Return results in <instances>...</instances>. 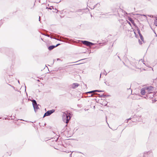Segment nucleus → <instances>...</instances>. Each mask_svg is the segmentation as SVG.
<instances>
[{"mask_svg": "<svg viewBox=\"0 0 157 157\" xmlns=\"http://www.w3.org/2000/svg\"><path fill=\"white\" fill-rule=\"evenodd\" d=\"M71 116L70 113H68L67 112L63 113L62 118L63 121L66 123H68L71 118Z\"/></svg>", "mask_w": 157, "mask_h": 157, "instance_id": "1", "label": "nucleus"}, {"mask_svg": "<svg viewBox=\"0 0 157 157\" xmlns=\"http://www.w3.org/2000/svg\"><path fill=\"white\" fill-rule=\"evenodd\" d=\"M32 101L34 111L35 112H36L37 109H39V107L38 106L39 105L37 104L36 101L34 99H33Z\"/></svg>", "mask_w": 157, "mask_h": 157, "instance_id": "2", "label": "nucleus"}, {"mask_svg": "<svg viewBox=\"0 0 157 157\" xmlns=\"http://www.w3.org/2000/svg\"><path fill=\"white\" fill-rule=\"evenodd\" d=\"M82 43L83 44L89 46H91L94 44V43L86 40H82Z\"/></svg>", "mask_w": 157, "mask_h": 157, "instance_id": "3", "label": "nucleus"}, {"mask_svg": "<svg viewBox=\"0 0 157 157\" xmlns=\"http://www.w3.org/2000/svg\"><path fill=\"white\" fill-rule=\"evenodd\" d=\"M55 111V109H52L51 110H48L46 112L43 116V117L46 116H48L50 115L52 113H53Z\"/></svg>", "mask_w": 157, "mask_h": 157, "instance_id": "4", "label": "nucleus"}, {"mask_svg": "<svg viewBox=\"0 0 157 157\" xmlns=\"http://www.w3.org/2000/svg\"><path fill=\"white\" fill-rule=\"evenodd\" d=\"M144 157H153V154L151 151H149L147 153H144Z\"/></svg>", "mask_w": 157, "mask_h": 157, "instance_id": "5", "label": "nucleus"}, {"mask_svg": "<svg viewBox=\"0 0 157 157\" xmlns=\"http://www.w3.org/2000/svg\"><path fill=\"white\" fill-rule=\"evenodd\" d=\"M145 89L146 90H147V93H149L152 92L154 88L152 86H150L148 87H145Z\"/></svg>", "mask_w": 157, "mask_h": 157, "instance_id": "6", "label": "nucleus"}, {"mask_svg": "<svg viewBox=\"0 0 157 157\" xmlns=\"http://www.w3.org/2000/svg\"><path fill=\"white\" fill-rule=\"evenodd\" d=\"M152 92L149 93H147L146 94V97H145L144 98H152L154 97V96L152 95Z\"/></svg>", "mask_w": 157, "mask_h": 157, "instance_id": "7", "label": "nucleus"}, {"mask_svg": "<svg viewBox=\"0 0 157 157\" xmlns=\"http://www.w3.org/2000/svg\"><path fill=\"white\" fill-rule=\"evenodd\" d=\"M145 90H146L145 89V88H142L141 89L140 93L142 95H145Z\"/></svg>", "mask_w": 157, "mask_h": 157, "instance_id": "8", "label": "nucleus"}, {"mask_svg": "<svg viewBox=\"0 0 157 157\" xmlns=\"http://www.w3.org/2000/svg\"><path fill=\"white\" fill-rule=\"evenodd\" d=\"M97 6H100V4L99 3H98L96 4V5H94L93 7H90L89 6L88 7L89 8H90L91 9H94L95 7H96Z\"/></svg>", "mask_w": 157, "mask_h": 157, "instance_id": "9", "label": "nucleus"}, {"mask_svg": "<svg viewBox=\"0 0 157 157\" xmlns=\"http://www.w3.org/2000/svg\"><path fill=\"white\" fill-rule=\"evenodd\" d=\"M78 86V84L77 83H74L72 84V87L73 88L77 87Z\"/></svg>", "mask_w": 157, "mask_h": 157, "instance_id": "10", "label": "nucleus"}, {"mask_svg": "<svg viewBox=\"0 0 157 157\" xmlns=\"http://www.w3.org/2000/svg\"><path fill=\"white\" fill-rule=\"evenodd\" d=\"M55 48L56 47H55V45H51V46H49L48 47V49L49 50L51 51V50H52L53 49H54V48Z\"/></svg>", "mask_w": 157, "mask_h": 157, "instance_id": "11", "label": "nucleus"}, {"mask_svg": "<svg viewBox=\"0 0 157 157\" xmlns=\"http://www.w3.org/2000/svg\"><path fill=\"white\" fill-rule=\"evenodd\" d=\"M128 20L134 25H135L136 24L134 23V20L131 18H129Z\"/></svg>", "mask_w": 157, "mask_h": 157, "instance_id": "12", "label": "nucleus"}, {"mask_svg": "<svg viewBox=\"0 0 157 157\" xmlns=\"http://www.w3.org/2000/svg\"><path fill=\"white\" fill-rule=\"evenodd\" d=\"M94 93H95V91H94V90H92V91L87 92H86V93L87 94H93V95H94V94H95Z\"/></svg>", "mask_w": 157, "mask_h": 157, "instance_id": "13", "label": "nucleus"}, {"mask_svg": "<svg viewBox=\"0 0 157 157\" xmlns=\"http://www.w3.org/2000/svg\"><path fill=\"white\" fill-rule=\"evenodd\" d=\"M135 63H131V64L133 66L136 67L137 65V63L139 62L138 61V60H136V61L135 60Z\"/></svg>", "mask_w": 157, "mask_h": 157, "instance_id": "14", "label": "nucleus"}, {"mask_svg": "<svg viewBox=\"0 0 157 157\" xmlns=\"http://www.w3.org/2000/svg\"><path fill=\"white\" fill-rule=\"evenodd\" d=\"M152 95H153L154 96V97H155V96H156L157 95V92H152Z\"/></svg>", "mask_w": 157, "mask_h": 157, "instance_id": "15", "label": "nucleus"}, {"mask_svg": "<svg viewBox=\"0 0 157 157\" xmlns=\"http://www.w3.org/2000/svg\"><path fill=\"white\" fill-rule=\"evenodd\" d=\"M100 97L105 98L107 97V95L105 94H101L100 96Z\"/></svg>", "mask_w": 157, "mask_h": 157, "instance_id": "16", "label": "nucleus"}, {"mask_svg": "<svg viewBox=\"0 0 157 157\" xmlns=\"http://www.w3.org/2000/svg\"><path fill=\"white\" fill-rule=\"evenodd\" d=\"M139 36H140V39H141V40L143 41L144 40V38H143L142 35L141 34H140V35H139Z\"/></svg>", "mask_w": 157, "mask_h": 157, "instance_id": "17", "label": "nucleus"}, {"mask_svg": "<svg viewBox=\"0 0 157 157\" xmlns=\"http://www.w3.org/2000/svg\"><path fill=\"white\" fill-rule=\"evenodd\" d=\"M154 24L155 26H157V18L155 21Z\"/></svg>", "mask_w": 157, "mask_h": 157, "instance_id": "18", "label": "nucleus"}, {"mask_svg": "<svg viewBox=\"0 0 157 157\" xmlns=\"http://www.w3.org/2000/svg\"><path fill=\"white\" fill-rule=\"evenodd\" d=\"M87 94V96L89 97H92L93 96V94Z\"/></svg>", "mask_w": 157, "mask_h": 157, "instance_id": "19", "label": "nucleus"}, {"mask_svg": "<svg viewBox=\"0 0 157 157\" xmlns=\"http://www.w3.org/2000/svg\"><path fill=\"white\" fill-rule=\"evenodd\" d=\"M152 103H154L155 102H156L157 101V100L156 99H152Z\"/></svg>", "mask_w": 157, "mask_h": 157, "instance_id": "20", "label": "nucleus"}, {"mask_svg": "<svg viewBox=\"0 0 157 157\" xmlns=\"http://www.w3.org/2000/svg\"><path fill=\"white\" fill-rule=\"evenodd\" d=\"M95 92H101V90H94Z\"/></svg>", "mask_w": 157, "mask_h": 157, "instance_id": "21", "label": "nucleus"}, {"mask_svg": "<svg viewBox=\"0 0 157 157\" xmlns=\"http://www.w3.org/2000/svg\"><path fill=\"white\" fill-rule=\"evenodd\" d=\"M137 31H138V33L139 34V35H140V34H141V33H140V31L139 29H137Z\"/></svg>", "mask_w": 157, "mask_h": 157, "instance_id": "22", "label": "nucleus"}, {"mask_svg": "<svg viewBox=\"0 0 157 157\" xmlns=\"http://www.w3.org/2000/svg\"><path fill=\"white\" fill-rule=\"evenodd\" d=\"M50 37L51 38H53V39H56V40H59L58 39H57V38H56L52 37L51 36Z\"/></svg>", "mask_w": 157, "mask_h": 157, "instance_id": "23", "label": "nucleus"}, {"mask_svg": "<svg viewBox=\"0 0 157 157\" xmlns=\"http://www.w3.org/2000/svg\"><path fill=\"white\" fill-rule=\"evenodd\" d=\"M43 35L46 36H47L48 37H50V36L49 35H48V34H43Z\"/></svg>", "mask_w": 157, "mask_h": 157, "instance_id": "24", "label": "nucleus"}, {"mask_svg": "<svg viewBox=\"0 0 157 157\" xmlns=\"http://www.w3.org/2000/svg\"><path fill=\"white\" fill-rule=\"evenodd\" d=\"M80 60H79L78 61H76V62H71V63H76L78 61H80Z\"/></svg>", "mask_w": 157, "mask_h": 157, "instance_id": "25", "label": "nucleus"}, {"mask_svg": "<svg viewBox=\"0 0 157 157\" xmlns=\"http://www.w3.org/2000/svg\"><path fill=\"white\" fill-rule=\"evenodd\" d=\"M60 44H57L55 46V47H57Z\"/></svg>", "mask_w": 157, "mask_h": 157, "instance_id": "26", "label": "nucleus"}, {"mask_svg": "<svg viewBox=\"0 0 157 157\" xmlns=\"http://www.w3.org/2000/svg\"><path fill=\"white\" fill-rule=\"evenodd\" d=\"M92 1H93V0H89L88 4H89V3L91 2Z\"/></svg>", "mask_w": 157, "mask_h": 157, "instance_id": "27", "label": "nucleus"}, {"mask_svg": "<svg viewBox=\"0 0 157 157\" xmlns=\"http://www.w3.org/2000/svg\"><path fill=\"white\" fill-rule=\"evenodd\" d=\"M131 118H129L127 120H126V121H127L126 122H128V120H131Z\"/></svg>", "mask_w": 157, "mask_h": 157, "instance_id": "28", "label": "nucleus"}, {"mask_svg": "<svg viewBox=\"0 0 157 157\" xmlns=\"http://www.w3.org/2000/svg\"><path fill=\"white\" fill-rule=\"evenodd\" d=\"M128 22V24H129L131 26V23H130V22Z\"/></svg>", "mask_w": 157, "mask_h": 157, "instance_id": "29", "label": "nucleus"}, {"mask_svg": "<svg viewBox=\"0 0 157 157\" xmlns=\"http://www.w3.org/2000/svg\"><path fill=\"white\" fill-rule=\"evenodd\" d=\"M40 16H39V20L40 21Z\"/></svg>", "mask_w": 157, "mask_h": 157, "instance_id": "30", "label": "nucleus"}, {"mask_svg": "<svg viewBox=\"0 0 157 157\" xmlns=\"http://www.w3.org/2000/svg\"><path fill=\"white\" fill-rule=\"evenodd\" d=\"M82 10H79L77 11L78 12H80V11H82Z\"/></svg>", "mask_w": 157, "mask_h": 157, "instance_id": "31", "label": "nucleus"}, {"mask_svg": "<svg viewBox=\"0 0 157 157\" xmlns=\"http://www.w3.org/2000/svg\"><path fill=\"white\" fill-rule=\"evenodd\" d=\"M118 58L120 59V60L121 61V59L120 58V57L119 56H118Z\"/></svg>", "mask_w": 157, "mask_h": 157, "instance_id": "32", "label": "nucleus"}, {"mask_svg": "<svg viewBox=\"0 0 157 157\" xmlns=\"http://www.w3.org/2000/svg\"><path fill=\"white\" fill-rule=\"evenodd\" d=\"M139 42L140 44H141V42L140 41V40H139Z\"/></svg>", "mask_w": 157, "mask_h": 157, "instance_id": "33", "label": "nucleus"}, {"mask_svg": "<svg viewBox=\"0 0 157 157\" xmlns=\"http://www.w3.org/2000/svg\"><path fill=\"white\" fill-rule=\"evenodd\" d=\"M105 82V83L106 84V85H108V86H109V84H108V83H106V82Z\"/></svg>", "mask_w": 157, "mask_h": 157, "instance_id": "34", "label": "nucleus"}, {"mask_svg": "<svg viewBox=\"0 0 157 157\" xmlns=\"http://www.w3.org/2000/svg\"><path fill=\"white\" fill-rule=\"evenodd\" d=\"M71 155H72V153L70 155V157H71Z\"/></svg>", "mask_w": 157, "mask_h": 157, "instance_id": "35", "label": "nucleus"}, {"mask_svg": "<svg viewBox=\"0 0 157 157\" xmlns=\"http://www.w3.org/2000/svg\"><path fill=\"white\" fill-rule=\"evenodd\" d=\"M101 92H104V90H101Z\"/></svg>", "mask_w": 157, "mask_h": 157, "instance_id": "36", "label": "nucleus"}, {"mask_svg": "<svg viewBox=\"0 0 157 157\" xmlns=\"http://www.w3.org/2000/svg\"><path fill=\"white\" fill-rule=\"evenodd\" d=\"M96 7H99V6H96Z\"/></svg>", "mask_w": 157, "mask_h": 157, "instance_id": "37", "label": "nucleus"}, {"mask_svg": "<svg viewBox=\"0 0 157 157\" xmlns=\"http://www.w3.org/2000/svg\"><path fill=\"white\" fill-rule=\"evenodd\" d=\"M101 74H100V77H101Z\"/></svg>", "mask_w": 157, "mask_h": 157, "instance_id": "38", "label": "nucleus"}, {"mask_svg": "<svg viewBox=\"0 0 157 157\" xmlns=\"http://www.w3.org/2000/svg\"><path fill=\"white\" fill-rule=\"evenodd\" d=\"M59 58H58V59H57V60H59Z\"/></svg>", "mask_w": 157, "mask_h": 157, "instance_id": "39", "label": "nucleus"}, {"mask_svg": "<svg viewBox=\"0 0 157 157\" xmlns=\"http://www.w3.org/2000/svg\"><path fill=\"white\" fill-rule=\"evenodd\" d=\"M46 9H49L48 7H46Z\"/></svg>", "mask_w": 157, "mask_h": 157, "instance_id": "40", "label": "nucleus"}, {"mask_svg": "<svg viewBox=\"0 0 157 157\" xmlns=\"http://www.w3.org/2000/svg\"><path fill=\"white\" fill-rule=\"evenodd\" d=\"M87 9H88V10L89 11V10L88 9V8H87Z\"/></svg>", "mask_w": 157, "mask_h": 157, "instance_id": "41", "label": "nucleus"}, {"mask_svg": "<svg viewBox=\"0 0 157 157\" xmlns=\"http://www.w3.org/2000/svg\"><path fill=\"white\" fill-rule=\"evenodd\" d=\"M41 40H43V39L42 38H41Z\"/></svg>", "mask_w": 157, "mask_h": 157, "instance_id": "42", "label": "nucleus"}, {"mask_svg": "<svg viewBox=\"0 0 157 157\" xmlns=\"http://www.w3.org/2000/svg\"><path fill=\"white\" fill-rule=\"evenodd\" d=\"M18 82L19 83V80L18 81Z\"/></svg>", "mask_w": 157, "mask_h": 157, "instance_id": "43", "label": "nucleus"}, {"mask_svg": "<svg viewBox=\"0 0 157 157\" xmlns=\"http://www.w3.org/2000/svg\"><path fill=\"white\" fill-rule=\"evenodd\" d=\"M128 89H130V88H129V89L128 88H127Z\"/></svg>", "mask_w": 157, "mask_h": 157, "instance_id": "44", "label": "nucleus"}, {"mask_svg": "<svg viewBox=\"0 0 157 157\" xmlns=\"http://www.w3.org/2000/svg\"><path fill=\"white\" fill-rule=\"evenodd\" d=\"M141 60H139V62Z\"/></svg>", "mask_w": 157, "mask_h": 157, "instance_id": "45", "label": "nucleus"}, {"mask_svg": "<svg viewBox=\"0 0 157 157\" xmlns=\"http://www.w3.org/2000/svg\"><path fill=\"white\" fill-rule=\"evenodd\" d=\"M107 75V73H106L105 74V75Z\"/></svg>", "mask_w": 157, "mask_h": 157, "instance_id": "46", "label": "nucleus"}, {"mask_svg": "<svg viewBox=\"0 0 157 157\" xmlns=\"http://www.w3.org/2000/svg\"><path fill=\"white\" fill-rule=\"evenodd\" d=\"M80 153H82L81 152H79Z\"/></svg>", "mask_w": 157, "mask_h": 157, "instance_id": "47", "label": "nucleus"}, {"mask_svg": "<svg viewBox=\"0 0 157 157\" xmlns=\"http://www.w3.org/2000/svg\"><path fill=\"white\" fill-rule=\"evenodd\" d=\"M21 120H22V121H24L23 120H22V119H21Z\"/></svg>", "mask_w": 157, "mask_h": 157, "instance_id": "48", "label": "nucleus"}]
</instances>
